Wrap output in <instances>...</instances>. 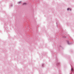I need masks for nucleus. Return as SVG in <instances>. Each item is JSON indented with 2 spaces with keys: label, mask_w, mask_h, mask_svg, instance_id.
Masks as SVG:
<instances>
[{
  "label": "nucleus",
  "mask_w": 74,
  "mask_h": 74,
  "mask_svg": "<svg viewBox=\"0 0 74 74\" xmlns=\"http://www.w3.org/2000/svg\"><path fill=\"white\" fill-rule=\"evenodd\" d=\"M27 3H24L23 4V5H26V4H27Z\"/></svg>",
  "instance_id": "4"
},
{
  "label": "nucleus",
  "mask_w": 74,
  "mask_h": 74,
  "mask_svg": "<svg viewBox=\"0 0 74 74\" xmlns=\"http://www.w3.org/2000/svg\"><path fill=\"white\" fill-rule=\"evenodd\" d=\"M73 68H71V72L73 73Z\"/></svg>",
  "instance_id": "5"
},
{
  "label": "nucleus",
  "mask_w": 74,
  "mask_h": 74,
  "mask_svg": "<svg viewBox=\"0 0 74 74\" xmlns=\"http://www.w3.org/2000/svg\"><path fill=\"white\" fill-rule=\"evenodd\" d=\"M22 2H21V1H20L18 2L19 4H20V3H21Z\"/></svg>",
  "instance_id": "6"
},
{
  "label": "nucleus",
  "mask_w": 74,
  "mask_h": 74,
  "mask_svg": "<svg viewBox=\"0 0 74 74\" xmlns=\"http://www.w3.org/2000/svg\"><path fill=\"white\" fill-rule=\"evenodd\" d=\"M67 42L68 44H70V42H69V40H67Z\"/></svg>",
  "instance_id": "3"
},
{
  "label": "nucleus",
  "mask_w": 74,
  "mask_h": 74,
  "mask_svg": "<svg viewBox=\"0 0 74 74\" xmlns=\"http://www.w3.org/2000/svg\"><path fill=\"white\" fill-rule=\"evenodd\" d=\"M42 66L43 67L44 66V64H42Z\"/></svg>",
  "instance_id": "7"
},
{
  "label": "nucleus",
  "mask_w": 74,
  "mask_h": 74,
  "mask_svg": "<svg viewBox=\"0 0 74 74\" xmlns=\"http://www.w3.org/2000/svg\"><path fill=\"white\" fill-rule=\"evenodd\" d=\"M56 66H57V67H59L60 66V63L59 62H57L56 64Z\"/></svg>",
  "instance_id": "1"
},
{
  "label": "nucleus",
  "mask_w": 74,
  "mask_h": 74,
  "mask_svg": "<svg viewBox=\"0 0 74 74\" xmlns=\"http://www.w3.org/2000/svg\"><path fill=\"white\" fill-rule=\"evenodd\" d=\"M64 38H66V36H63Z\"/></svg>",
  "instance_id": "8"
},
{
  "label": "nucleus",
  "mask_w": 74,
  "mask_h": 74,
  "mask_svg": "<svg viewBox=\"0 0 74 74\" xmlns=\"http://www.w3.org/2000/svg\"><path fill=\"white\" fill-rule=\"evenodd\" d=\"M67 11H69V10L70 11H71V8H68L67 9Z\"/></svg>",
  "instance_id": "2"
},
{
  "label": "nucleus",
  "mask_w": 74,
  "mask_h": 74,
  "mask_svg": "<svg viewBox=\"0 0 74 74\" xmlns=\"http://www.w3.org/2000/svg\"><path fill=\"white\" fill-rule=\"evenodd\" d=\"M60 47H62V46H61V45H60Z\"/></svg>",
  "instance_id": "9"
},
{
  "label": "nucleus",
  "mask_w": 74,
  "mask_h": 74,
  "mask_svg": "<svg viewBox=\"0 0 74 74\" xmlns=\"http://www.w3.org/2000/svg\"><path fill=\"white\" fill-rule=\"evenodd\" d=\"M11 6H12V5H11Z\"/></svg>",
  "instance_id": "10"
}]
</instances>
